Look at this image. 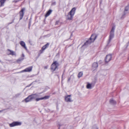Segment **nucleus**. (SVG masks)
Listing matches in <instances>:
<instances>
[{
  "label": "nucleus",
  "instance_id": "obj_1",
  "mask_svg": "<svg viewBox=\"0 0 129 129\" xmlns=\"http://www.w3.org/2000/svg\"><path fill=\"white\" fill-rule=\"evenodd\" d=\"M76 9L75 8H73L69 12L68 15L67 19L72 20V19L73 16L75 14Z\"/></svg>",
  "mask_w": 129,
  "mask_h": 129
},
{
  "label": "nucleus",
  "instance_id": "obj_2",
  "mask_svg": "<svg viewBox=\"0 0 129 129\" xmlns=\"http://www.w3.org/2000/svg\"><path fill=\"white\" fill-rule=\"evenodd\" d=\"M59 66L58 63L56 61H54L52 64L51 67V69L52 71L58 69V67Z\"/></svg>",
  "mask_w": 129,
  "mask_h": 129
},
{
  "label": "nucleus",
  "instance_id": "obj_3",
  "mask_svg": "<svg viewBox=\"0 0 129 129\" xmlns=\"http://www.w3.org/2000/svg\"><path fill=\"white\" fill-rule=\"evenodd\" d=\"M115 29L114 27H112V29L110 32V35L109 36V38L108 41V44L110 42L111 39L114 37V32Z\"/></svg>",
  "mask_w": 129,
  "mask_h": 129
},
{
  "label": "nucleus",
  "instance_id": "obj_4",
  "mask_svg": "<svg viewBox=\"0 0 129 129\" xmlns=\"http://www.w3.org/2000/svg\"><path fill=\"white\" fill-rule=\"evenodd\" d=\"M21 124V122L15 121L10 124L9 126L10 127H13L16 126L20 125Z\"/></svg>",
  "mask_w": 129,
  "mask_h": 129
},
{
  "label": "nucleus",
  "instance_id": "obj_5",
  "mask_svg": "<svg viewBox=\"0 0 129 129\" xmlns=\"http://www.w3.org/2000/svg\"><path fill=\"white\" fill-rule=\"evenodd\" d=\"M71 95H67L65 96V101L67 102H71L73 101L72 100L71 96Z\"/></svg>",
  "mask_w": 129,
  "mask_h": 129
},
{
  "label": "nucleus",
  "instance_id": "obj_6",
  "mask_svg": "<svg viewBox=\"0 0 129 129\" xmlns=\"http://www.w3.org/2000/svg\"><path fill=\"white\" fill-rule=\"evenodd\" d=\"M25 10V8H23L19 12V16H20V20H21L22 19L23 16L24 15V11Z\"/></svg>",
  "mask_w": 129,
  "mask_h": 129
},
{
  "label": "nucleus",
  "instance_id": "obj_7",
  "mask_svg": "<svg viewBox=\"0 0 129 129\" xmlns=\"http://www.w3.org/2000/svg\"><path fill=\"white\" fill-rule=\"evenodd\" d=\"M97 36L95 34L92 35L91 37L88 39L91 43L93 42L96 39Z\"/></svg>",
  "mask_w": 129,
  "mask_h": 129
},
{
  "label": "nucleus",
  "instance_id": "obj_8",
  "mask_svg": "<svg viewBox=\"0 0 129 129\" xmlns=\"http://www.w3.org/2000/svg\"><path fill=\"white\" fill-rule=\"evenodd\" d=\"M38 97V95L35 94L29 95L28 98H30V100H32L33 99H35L36 100V99Z\"/></svg>",
  "mask_w": 129,
  "mask_h": 129
},
{
  "label": "nucleus",
  "instance_id": "obj_9",
  "mask_svg": "<svg viewBox=\"0 0 129 129\" xmlns=\"http://www.w3.org/2000/svg\"><path fill=\"white\" fill-rule=\"evenodd\" d=\"M112 58V55L111 54L107 55L105 58V61L106 62H108L110 61Z\"/></svg>",
  "mask_w": 129,
  "mask_h": 129
},
{
  "label": "nucleus",
  "instance_id": "obj_10",
  "mask_svg": "<svg viewBox=\"0 0 129 129\" xmlns=\"http://www.w3.org/2000/svg\"><path fill=\"white\" fill-rule=\"evenodd\" d=\"M91 43H92L91 42V41H90L89 40H88L84 43V44L82 46V47H86Z\"/></svg>",
  "mask_w": 129,
  "mask_h": 129
},
{
  "label": "nucleus",
  "instance_id": "obj_11",
  "mask_svg": "<svg viewBox=\"0 0 129 129\" xmlns=\"http://www.w3.org/2000/svg\"><path fill=\"white\" fill-rule=\"evenodd\" d=\"M32 67H30L26 68L24 70L20 72H29L31 71L32 70Z\"/></svg>",
  "mask_w": 129,
  "mask_h": 129
},
{
  "label": "nucleus",
  "instance_id": "obj_12",
  "mask_svg": "<svg viewBox=\"0 0 129 129\" xmlns=\"http://www.w3.org/2000/svg\"><path fill=\"white\" fill-rule=\"evenodd\" d=\"M7 54L8 55H15V53L13 51L10 50L9 49H8L7 50Z\"/></svg>",
  "mask_w": 129,
  "mask_h": 129
},
{
  "label": "nucleus",
  "instance_id": "obj_13",
  "mask_svg": "<svg viewBox=\"0 0 129 129\" xmlns=\"http://www.w3.org/2000/svg\"><path fill=\"white\" fill-rule=\"evenodd\" d=\"M98 66V63L97 62H94L92 65V68L94 70L96 69Z\"/></svg>",
  "mask_w": 129,
  "mask_h": 129
},
{
  "label": "nucleus",
  "instance_id": "obj_14",
  "mask_svg": "<svg viewBox=\"0 0 129 129\" xmlns=\"http://www.w3.org/2000/svg\"><path fill=\"white\" fill-rule=\"evenodd\" d=\"M20 44L22 47L25 49V50H27V48L25 46V43L23 41H20Z\"/></svg>",
  "mask_w": 129,
  "mask_h": 129
},
{
  "label": "nucleus",
  "instance_id": "obj_15",
  "mask_svg": "<svg viewBox=\"0 0 129 129\" xmlns=\"http://www.w3.org/2000/svg\"><path fill=\"white\" fill-rule=\"evenodd\" d=\"M29 96L27 97L25 99L23 100L22 101L23 102L24 101H25V102L26 103H27L28 102L31 101V100H30V98H28Z\"/></svg>",
  "mask_w": 129,
  "mask_h": 129
},
{
  "label": "nucleus",
  "instance_id": "obj_16",
  "mask_svg": "<svg viewBox=\"0 0 129 129\" xmlns=\"http://www.w3.org/2000/svg\"><path fill=\"white\" fill-rule=\"evenodd\" d=\"M52 10H49L47 13L45 15V17H46L48 16L51 13Z\"/></svg>",
  "mask_w": 129,
  "mask_h": 129
},
{
  "label": "nucleus",
  "instance_id": "obj_17",
  "mask_svg": "<svg viewBox=\"0 0 129 129\" xmlns=\"http://www.w3.org/2000/svg\"><path fill=\"white\" fill-rule=\"evenodd\" d=\"M49 45V43H47L45 45L43 46L42 48V49L43 50H44Z\"/></svg>",
  "mask_w": 129,
  "mask_h": 129
},
{
  "label": "nucleus",
  "instance_id": "obj_18",
  "mask_svg": "<svg viewBox=\"0 0 129 129\" xmlns=\"http://www.w3.org/2000/svg\"><path fill=\"white\" fill-rule=\"evenodd\" d=\"M109 102L111 104L114 105L116 104V101L112 99H110Z\"/></svg>",
  "mask_w": 129,
  "mask_h": 129
},
{
  "label": "nucleus",
  "instance_id": "obj_19",
  "mask_svg": "<svg viewBox=\"0 0 129 129\" xmlns=\"http://www.w3.org/2000/svg\"><path fill=\"white\" fill-rule=\"evenodd\" d=\"M6 0H0L1 3L0 6L2 7L4 6V4Z\"/></svg>",
  "mask_w": 129,
  "mask_h": 129
},
{
  "label": "nucleus",
  "instance_id": "obj_20",
  "mask_svg": "<svg viewBox=\"0 0 129 129\" xmlns=\"http://www.w3.org/2000/svg\"><path fill=\"white\" fill-rule=\"evenodd\" d=\"M83 74V73L82 72H80L79 73L78 75V78H80L81 77Z\"/></svg>",
  "mask_w": 129,
  "mask_h": 129
},
{
  "label": "nucleus",
  "instance_id": "obj_21",
  "mask_svg": "<svg viewBox=\"0 0 129 129\" xmlns=\"http://www.w3.org/2000/svg\"><path fill=\"white\" fill-rule=\"evenodd\" d=\"M91 84L88 83L87 84V86H86V87L88 89H91Z\"/></svg>",
  "mask_w": 129,
  "mask_h": 129
},
{
  "label": "nucleus",
  "instance_id": "obj_22",
  "mask_svg": "<svg viewBox=\"0 0 129 129\" xmlns=\"http://www.w3.org/2000/svg\"><path fill=\"white\" fill-rule=\"evenodd\" d=\"M50 96H49V95L43 97H42V99L43 100L48 99H49V98H50Z\"/></svg>",
  "mask_w": 129,
  "mask_h": 129
},
{
  "label": "nucleus",
  "instance_id": "obj_23",
  "mask_svg": "<svg viewBox=\"0 0 129 129\" xmlns=\"http://www.w3.org/2000/svg\"><path fill=\"white\" fill-rule=\"evenodd\" d=\"M43 100L42 98H36L35 100L36 101H38L39 100Z\"/></svg>",
  "mask_w": 129,
  "mask_h": 129
},
{
  "label": "nucleus",
  "instance_id": "obj_24",
  "mask_svg": "<svg viewBox=\"0 0 129 129\" xmlns=\"http://www.w3.org/2000/svg\"><path fill=\"white\" fill-rule=\"evenodd\" d=\"M23 58H20L18 59L17 60V62H20L22 61L23 59Z\"/></svg>",
  "mask_w": 129,
  "mask_h": 129
},
{
  "label": "nucleus",
  "instance_id": "obj_25",
  "mask_svg": "<svg viewBox=\"0 0 129 129\" xmlns=\"http://www.w3.org/2000/svg\"><path fill=\"white\" fill-rule=\"evenodd\" d=\"M129 9V7L128 6H127L126 7H125V11H127Z\"/></svg>",
  "mask_w": 129,
  "mask_h": 129
},
{
  "label": "nucleus",
  "instance_id": "obj_26",
  "mask_svg": "<svg viewBox=\"0 0 129 129\" xmlns=\"http://www.w3.org/2000/svg\"><path fill=\"white\" fill-rule=\"evenodd\" d=\"M92 129H99L98 127L95 126H94L93 127Z\"/></svg>",
  "mask_w": 129,
  "mask_h": 129
},
{
  "label": "nucleus",
  "instance_id": "obj_27",
  "mask_svg": "<svg viewBox=\"0 0 129 129\" xmlns=\"http://www.w3.org/2000/svg\"><path fill=\"white\" fill-rule=\"evenodd\" d=\"M29 43L30 44V45H32V41L30 40H29Z\"/></svg>",
  "mask_w": 129,
  "mask_h": 129
},
{
  "label": "nucleus",
  "instance_id": "obj_28",
  "mask_svg": "<svg viewBox=\"0 0 129 129\" xmlns=\"http://www.w3.org/2000/svg\"><path fill=\"white\" fill-rule=\"evenodd\" d=\"M126 13H125V12H124V14L122 16V17H121V18H124V17H123V16H124L126 14Z\"/></svg>",
  "mask_w": 129,
  "mask_h": 129
},
{
  "label": "nucleus",
  "instance_id": "obj_29",
  "mask_svg": "<svg viewBox=\"0 0 129 129\" xmlns=\"http://www.w3.org/2000/svg\"><path fill=\"white\" fill-rule=\"evenodd\" d=\"M14 20H13V21L12 22H10V23H8V25H9L10 24H12V23H13V22H14Z\"/></svg>",
  "mask_w": 129,
  "mask_h": 129
},
{
  "label": "nucleus",
  "instance_id": "obj_30",
  "mask_svg": "<svg viewBox=\"0 0 129 129\" xmlns=\"http://www.w3.org/2000/svg\"><path fill=\"white\" fill-rule=\"evenodd\" d=\"M71 79V77H69V78H68V82H69V81H70V80Z\"/></svg>",
  "mask_w": 129,
  "mask_h": 129
},
{
  "label": "nucleus",
  "instance_id": "obj_31",
  "mask_svg": "<svg viewBox=\"0 0 129 129\" xmlns=\"http://www.w3.org/2000/svg\"><path fill=\"white\" fill-rule=\"evenodd\" d=\"M20 94V93H18V94H17L16 95V96H19V95Z\"/></svg>",
  "mask_w": 129,
  "mask_h": 129
},
{
  "label": "nucleus",
  "instance_id": "obj_32",
  "mask_svg": "<svg viewBox=\"0 0 129 129\" xmlns=\"http://www.w3.org/2000/svg\"><path fill=\"white\" fill-rule=\"evenodd\" d=\"M58 22L57 21L56 22V24H58Z\"/></svg>",
  "mask_w": 129,
  "mask_h": 129
},
{
  "label": "nucleus",
  "instance_id": "obj_33",
  "mask_svg": "<svg viewBox=\"0 0 129 129\" xmlns=\"http://www.w3.org/2000/svg\"><path fill=\"white\" fill-rule=\"evenodd\" d=\"M55 4H56L55 2H54V3H53L52 4H54V5H55Z\"/></svg>",
  "mask_w": 129,
  "mask_h": 129
},
{
  "label": "nucleus",
  "instance_id": "obj_34",
  "mask_svg": "<svg viewBox=\"0 0 129 129\" xmlns=\"http://www.w3.org/2000/svg\"><path fill=\"white\" fill-rule=\"evenodd\" d=\"M45 69H47V67H44Z\"/></svg>",
  "mask_w": 129,
  "mask_h": 129
},
{
  "label": "nucleus",
  "instance_id": "obj_35",
  "mask_svg": "<svg viewBox=\"0 0 129 129\" xmlns=\"http://www.w3.org/2000/svg\"><path fill=\"white\" fill-rule=\"evenodd\" d=\"M3 111V110L0 111V112H2Z\"/></svg>",
  "mask_w": 129,
  "mask_h": 129
},
{
  "label": "nucleus",
  "instance_id": "obj_36",
  "mask_svg": "<svg viewBox=\"0 0 129 129\" xmlns=\"http://www.w3.org/2000/svg\"><path fill=\"white\" fill-rule=\"evenodd\" d=\"M59 125V126H61V125Z\"/></svg>",
  "mask_w": 129,
  "mask_h": 129
}]
</instances>
